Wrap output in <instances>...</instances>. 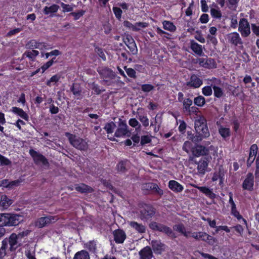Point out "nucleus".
I'll list each match as a JSON object with an SVG mask.
<instances>
[{"instance_id": "49", "label": "nucleus", "mask_w": 259, "mask_h": 259, "mask_svg": "<svg viewBox=\"0 0 259 259\" xmlns=\"http://www.w3.org/2000/svg\"><path fill=\"white\" fill-rule=\"evenodd\" d=\"M210 15L214 19H221L222 17V13L219 9L211 8L210 9Z\"/></svg>"}, {"instance_id": "57", "label": "nucleus", "mask_w": 259, "mask_h": 259, "mask_svg": "<svg viewBox=\"0 0 259 259\" xmlns=\"http://www.w3.org/2000/svg\"><path fill=\"white\" fill-rule=\"evenodd\" d=\"M6 123V120L5 117V114L0 111V132L4 133V127L1 125H5Z\"/></svg>"}, {"instance_id": "13", "label": "nucleus", "mask_w": 259, "mask_h": 259, "mask_svg": "<svg viewBox=\"0 0 259 259\" xmlns=\"http://www.w3.org/2000/svg\"><path fill=\"white\" fill-rule=\"evenodd\" d=\"M114 240L117 244H122L126 238L125 232L120 229L115 230L113 232Z\"/></svg>"}, {"instance_id": "21", "label": "nucleus", "mask_w": 259, "mask_h": 259, "mask_svg": "<svg viewBox=\"0 0 259 259\" xmlns=\"http://www.w3.org/2000/svg\"><path fill=\"white\" fill-rule=\"evenodd\" d=\"M75 189L76 191L83 193H90L94 192V189L84 183H80L75 185Z\"/></svg>"}, {"instance_id": "11", "label": "nucleus", "mask_w": 259, "mask_h": 259, "mask_svg": "<svg viewBox=\"0 0 259 259\" xmlns=\"http://www.w3.org/2000/svg\"><path fill=\"white\" fill-rule=\"evenodd\" d=\"M254 177L252 172H248L243 181L242 187L243 190L252 191L253 190Z\"/></svg>"}, {"instance_id": "30", "label": "nucleus", "mask_w": 259, "mask_h": 259, "mask_svg": "<svg viewBox=\"0 0 259 259\" xmlns=\"http://www.w3.org/2000/svg\"><path fill=\"white\" fill-rule=\"evenodd\" d=\"M70 91L77 100H81L82 98L81 89L78 84L73 83L70 88Z\"/></svg>"}, {"instance_id": "7", "label": "nucleus", "mask_w": 259, "mask_h": 259, "mask_svg": "<svg viewBox=\"0 0 259 259\" xmlns=\"http://www.w3.org/2000/svg\"><path fill=\"white\" fill-rule=\"evenodd\" d=\"M29 153L33 158L36 164H39L40 163H42L44 165H48L49 164L47 158L35 150L32 149H30Z\"/></svg>"}, {"instance_id": "6", "label": "nucleus", "mask_w": 259, "mask_h": 259, "mask_svg": "<svg viewBox=\"0 0 259 259\" xmlns=\"http://www.w3.org/2000/svg\"><path fill=\"white\" fill-rule=\"evenodd\" d=\"M191 237L197 241H203L209 245H213L215 242V238L204 232H193Z\"/></svg>"}, {"instance_id": "23", "label": "nucleus", "mask_w": 259, "mask_h": 259, "mask_svg": "<svg viewBox=\"0 0 259 259\" xmlns=\"http://www.w3.org/2000/svg\"><path fill=\"white\" fill-rule=\"evenodd\" d=\"M190 48L194 53L198 56H202L204 54L202 46L196 42L194 40H190Z\"/></svg>"}, {"instance_id": "32", "label": "nucleus", "mask_w": 259, "mask_h": 259, "mask_svg": "<svg viewBox=\"0 0 259 259\" xmlns=\"http://www.w3.org/2000/svg\"><path fill=\"white\" fill-rule=\"evenodd\" d=\"M160 226L158 232H162L172 238H175L177 237L175 233L170 227L162 224H161Z\"/></svg>"}, {"instance_id": "22", "label": "nucleus", "mask_w": 259, "mask_h": 259, "mask_svg": "<svg viewBox=\"0 0 259 259\" xmlns=\"http://www.w3.org/2000/svg\"><path fill=\"white\" fill-rule=\"evenodd\" d=\"M151 245L153 250L156 254H161L164 249V244L160 240H152Z\"/></svg>"}, {"instance_id": "60", "label": "nucleus", "mask_w": 259, "mask_h": 259, "mask_svg": "<svg viewBox=\"0 0 259 259\" xmlns=\"http://www.w3.org/2000/svg\"><path fill=\"white\" fill-rule=\"evenodd\" d=\"M138 118L144 127H147L149 125V119L146 116L140 115Z\"/></svg>"}, {"instance_id": "55", "label": "nucleus", "mask_w": 259, "mask_h": 259, "mask_svg": "<svg viewBox=\"0 0 259 259\" xmlns=\"http://www.w3.org/2000/svg\"><path fill=\"white\" fill-rule=\"evenodd\" d=\"M231 214L235 218H237L238 220L243 219L242 216L240 214L239 212L237 210V208H234L231 209ZM245 222H246V220L243 219Z\"/></svg>"}, {"instance_id": "62", "label": "nucleus", "mask_w": 259, "mask_h": 259, "mask_svg": "<svg viewBox=\"0 0 259 259\" xmlns=\"http://www.w3.org/2000/svg\"><path fill=\"white\" fill-rule=\"evenodd\" d=\"M123 25L125 27L132 28V29L135 31H138L140 30V28L135 27V26H134V24H133L131 22H130V21H128L127 20H125L123 22Z\"/></svg>"}, {"instance_id": "19", "label": "nucleus", "mask_w": 259, "mask_h": 259, "mask_svg": "<svg viewBox=\"0 0 259 259\" xmlns=\"http://www.w3.org/2000/svg\"><path fill=\"white\" fill-rule=\"evenodd\" d=\"M140 259H151L153 257L151 247L147 246L143 248L139 252Z\"/></svg>"}, {"instance_id": "50", "label": "nucleus", "mask_w": 259, "mask_h": 259, "mask_svg": "<svg viewBox=\"0 0 259 259\" xmlns=\"http://www.w3.org/2000/svg\"><path fill=\"white\" fill-rule=\"evenodd\" d=\"M193 146L192 143L189 141H185L183 145V150L186 152L187 153H189L190 151L192 152V149L193 148Z\"/></svg>"}, {"instance_id": "4", "label": "nucleus", "mask_w": 259, "mask_h": 259, "mask_svg": "<svg viewBox=\"0 0 259 259\" xmlns=\"http://www.w3.org/2000/svg\"><path fill=\"white\" fill-rule=\"evenodd\" d=\"M156 209L149 204H144L140 210V218L143 221H151L155 215Z\"/></svg>"}, {"instance_id": "28", "label": "nucleus", "mask_w": 259, "mask_h": 259, "mask_svg": "<svg viewBox=\"0 0 259 259\" xmlns=\"http://www.w3.org/2000/svg\"><path fill=\"white\" fill-rule=\"evenodd\" d=\"M97 240H90L84 244V247L88 250L90 252L95 254L97 252Z\"/></svg>"}, {"instance_id": "2", "label": "nucleus", "mask_w": 259, "mask_h": 259, "mask_svg": "<svg viewBox=\"0 0 259 259\" xmlns=\"http://www.w3.org/2000/svg\"><path fill=\"white\" fill-rule=\"evenodd\" d=\"M194 127L196 132L200 134L204 139L210 136L207 120L203 116H199L195 119Z\"/></svg>"}, {"instance_id": "39", "label": "nucleus", "mask_w": 259, "mask_h": 259, "mask_svg": "<svg viewBox=\"0 0 259 259\" xmlns=\"http://www.w3.org/2000/svg\"><path fill=\"white\" fill-rule=\"evenodd\" d=\"M128 163L127 160H121L119 161L116 165V168L119 172L124 173L127 170L126 166Z\"/></svg>"}, {"instance_id": "64", "label": "nucleus", "mask_w": 259, "mask_h": 259, "mask_svg": "<svg viewBox=\"0 0 259 259\" xmlns=\"http://www.w3.org/2000/svg\"><path fill=\"white\" fill-rule=\"evenodd\" d=\"M95 51L98 54V56L102 58L104 61L106 60V57L105 55L103 49L100 47H96L95 48Z\"/></svg>"}, {"instance_id": "9", "label": "nucleus", "mask_w": 259, "mask_h": 259, "mask_svg": "<svg viewBox=\"0 0 259 259\" xmlns=\"http://www.w3.org/2000/svg\"><path fill=\"white\" fill-rule=\"evenodd\" d=\"M142 190L147 193L152 191L153 193L158 194L160 196L163 194V191L159 188L156 184L153 183H147L143 184Z\"/></svg>"}, {"instance_id": "27", "label": "nucleus", "mask_w": 259, "mask_h": 259, "mask_svg": "<svg viewBox=\"0 0 259 259\" xmlns=\"http://www.w3.org/2000/svg\"><path fill=\"white\" fill-rule=\"evenodd\" d=\"M59 9V6L56 4H53L50 7L46 6L43 9V13L45 15H50V16L53 17L55 16L54 14L57 12Z\"/></svg>"}, {"instance_id": "25", "label": "nucleus", "mask_w": 259, "mask_h": 259, "mask_svg": "<svg viewBox=\"0 0 259 259\" xmlns=\"http://www.w3.org/2000/svg\"><path fill=\"white\" fill-rule=\"evenodd\" d=\"M194 187L198 189L201 192L204 194L208 198L212 199L216 198V195L213 193L212 189H210L205 186H194Z\"/></svg>"}, {"instance_id": "34", "label": "nucleus", "mask_w": 259, "mask_h": 259, "mask_svg": "<svg viewBox=\"0 0 259 259\" xmlns=\"http://www.w3.org/2000/svg\"><path fill=\"white\" fill-rule=\"evenodd\" d=\"M13 202V200L8 198L6 195H3L1 198L0 207L3 209H7Z\"/></svg>"}, {"instance_id": "44", "label": "nucleus", "mask_w": 259, "mask_h": 259, "mask_svg": "<svg viewBox=\"0 0 259 259\" xmlns=\"http://www.w3.org/2000/svg\"><path fill=\"white\" fill-rule=\"evenodd\" d=\"M195 105L199 107H202L205 104V99L202 96H198L194 99Z\"/></svg>"}, {"instance_id": "48", "label": "nucleus", "mask_w": 259, "mask_h": 259, "mask_svg": "<svg viewBox=\"0 0 259 259\" xmlns=\"http://www.w3.org/2000/svg\"><path fill=\"white\" fill-rule=\"evenodd\" d=\"M212 88L213 89V94L215 97L220 98L223 96L224 93L222 88L215 85L212 87Z\"/></svg>"}, {"instance_id": "31", "label": "nucleus", "mask_w": 259, "mask_h": 259, "mask_svg": "<svg viewBox=\"0 0 259 259\" xmlns=\"http://www.w3.org/2000/svg\"><path fill=\"white\" fill-rule=\"evenodd\" d=\"M174 230L180 233L185 237L188 238L191 233V231H186L184 225L182 223L175 225L173 227Z\"/></svg>"}, {"instance_id": "35", "label": "nucleus", "mask_w": 259, "mask_h": 259, "mask_svg": "<svg viewBox=\"0 0 259 259\" xmlns=\"http://www.w3.org/2000/svg\"><path fill=\"white\" fill-rule=\"evenodd\" d=\"M12 111L25 120L28 121L29 120L28 115L22 109L17 107H13Z\"/></svg>"}, {"instance_id": "45", "label": "nucleus", "mask_w": 259, "mask_h": 259, "mask_svg": "<svg viewBox=\"0 0 259 259\" xmlns=\"http://www.w3.org/2000/svg\"><path fill=\"white\" fill-rule=\"evenodd\" d=\"M205 57L206 58V68H215L217 67V64L214 59L211 58H208L207 56H205Z\"/></svg>"}, {"instance_id": "16", "label": "nucleus", "mask_w": 259, "mask_h": 259, "mask_svg": "<svg viewBox=\"0 0 259 259\" xmlns=\"http://www.w3.org/2000/svg\"><path fill=\"white\" fill-rule=\"evenodd\" d=\"M98 72L101 77L104 79H114L116 76L115 73L111 69L107 67L100 69L98 70Z\"/></svg>"}, {"instance_id": "10", "label": "nucleus", "mask_w": 259, "mask_h": 259, "mask_svg": "<svg viewBox=\"0 0 259 259\" xmlns=\"http://www.w3.org/2000/svg\"><path fill=\"white\" fill-rule=\"evenodd\" d=\"M129 136V131L127 129V125L125 121L119 119L118 127L116 130L114 137L117 138Z\"/></svg>"}, {"instance_id": "38", "label": "nucleus", "mask_w": 259, "mask_h": 259, "mask_svg": "<svg viewBox=\"0 0 259 259\" xmlns=\"http://www.w3.org/2000/svg\"><path fill=\"white\" fill-rule=\"evenodd\" d=\"M39 55V52L35 50L26 51L23 54V57H27L30 61H34L36 57Z\"/></svg>"}, {"instance_id": "8", "label": "nucleus", "mask_w": 259, "mask_h": 259, "mask_svg": "<svg viewBox=\"0 0 259 259\" xmlns=\"http://www.w3.org/2000/svg\"><path fill=\"white\" fill-rule=\"evenodd\" d=\"M238 31L243 37L249 36L250 33V28L249 23L246 19H240L239 22Z\"/></svg>"}, {"instance_id": "42", "label": "nucleus", "mask_w": 259, "mask_h": 259, "mask_svg": "<svg viewBox=\"0 0 259 259\" xmlns=\"http://www.w3.org/2000/svg\"><path fill=\"white\" fill-rule=\"evenodd\" d=\"M116 127V124L114 122L111 121L107 123L104 128L106 131L107 133L109 134H112L114 132V130Z\"/></svg>"}, {"instance_id": "17", "label": "nucleus", "mask_w": 259, "mask_h": 259, "mask_svg": "<svg viewBox=\"0 0 259 259\" xmlns=\"http://www.w3.org/2000/svg\"><path fill=\"white\" fill-rule=\"evenodd\" d=\"M227 38L229 42L235 46L242 45L243 42L238 33L234 32L228 34Z\"/></svg>"}, {"instance_id": "41", "label": "nucleus", "mask_w": 259, "mask_h": 259, "mask_svg": "<svg viewBox=\"0 0 259 259\" xmlns=\"http://www.w3.org/2000/svg\"><path fill=\"white\" fill-rule=\"evenodd\" d=\"M61 78V75L59 74H55L53 75L46 82L47 86L51 87L53 84L57 83Z\"/></svg>"}, {"instance_id": "54", "label": "nucleus", "mask_w": 259, "mask_h": 259, "mask_svg": "<svg viewBox=\"0 0 259 259\" xmlns=\"http://www.w3.org/2000/svg\"><path fill=\"white\" fill-rule=\"evenodd\" d=\"M85 11H84L83 10H81L77 12H71L70 13V15H72L74 17V20H77L85 14Z\"/></svg>"}, {"instance_id": "53", "label": "nucleus", "mask_w": 259, "mask_h": 259, "mask_svg": "<svg viewBox=\"0 0 259 259\" xmlns=\"http://www.w3.org/2000/svg\"><path fill=\"white\" fill-rule=\"evenodd\" d=\"M113 12L115 15L116 18L120 20L121 18L122 11L120 8L113 7L112 8Z\"/></svg>"}, {"instance_id": "36", "label": "nucleus", "mask_w": 259, "mask_h": 259, "mask_svg": "<svg viewBox=\"0 0 259 259\" xmlns=\"http://www.w3.org/2000/svg\"><path fill=\"white\" fill-rule=\"evenodd\" d=\"M218 132L222 138L225 140H227L231 136V131L229 127H225L220 125L219 127Z\"/></svg>"}, {"instance_id": "15", "label": "nucleus", "mask_w": 259, "mask_h": 259, "mask_svg": "<svg viewBox=\"0 0 259 259\" xmlns=\"http://www.w3.org/2000/svg\"><path fill=\"white\" fill-rule=\"evenodd\" d=\"M56 220L55 217L52 215L41 217L37 220L36 225L39 228H41L52 222H55Z\"/></svg>"}, {"instance_id": "51", "label": "nucleus", "mask_w": 259, "mask_h": 259, "mask_svg": "<svg viewBox=\"0 0 259 259\" xmlns=\"http://www.w3.org/2000/svg\"><path fill=\"white\" fill-rule=\"evenodd\" d=\"M124 69L125 70L126 74L130 77L133 78H136V72L135 69H133L132 68H127L126 66H125Z\"/></svg>"}, {"instance_id": "40", "label": "nucleus", "mask_w": 259, "mask_h": 259, "mask_svg": "<svg viewBox=\"0 0 259 259\" xmlns=\"http://www.w3.org/2000/svg\"><path fill=\"white\" fill-rule=\"evenodd\" d=\"M163 27L165 30L169 31L170 32H174L176 31L177 28L174 23L170 21L164 20L162 22Z\"/></svg>"}, {"instance_id": "59", "label": "nucleus", "mask_w": 259, "mask_h": 259, "mask_svg": "<svg viewBox=\"0 0 259 259\" xmlns=\"http://www.w3.org/2000/svg\"><path fill=\"white\" fill-rule=\"evenodd\" d=\"M154 87L150 84H143L141 85V90L145 93H148L152 91Z\"/></svg>"}, {"instance_id": "26", "label": "nucleus", "mask_w": 259, "mask_h": 259, "mask_svg": "<svg viewBox=\"0 0 259 259\" xmlns=\"http://www.w3.org/2000/svg\"><path fill=\"white\" fill-rule=\"evenodd\" d=\"M168 186L171 190L176 193L181 192L184 190V187L175 180H170Z\"/></svg>"}, {"instance_id": "5", "label": "nucleus", "mask_w": 259, "mask_h": 259, "mask_svg": "<svg viewBox=\"0 0 259 259\" xmlns=\"http://www.w3.org/2000/svg\"><path fill=\"white\" fill-rule=\"evenodd\" d=\"M195 144L192 150V154L195 157L206 156L209 155L210 150L215 151L214 147L212 145L207 147L197 143Z\"/></svg>"}, {"instance_id": "33", "label": "nucleus", "mask_w": 259, "mask_h": 259, "mask_svg": "<svg viewBox=\"0 0 259 259\" xmlns=\"http://www.w3.org/2000/svg\"><path fill=\"white\" fill-rule=\"evenodd\" d=\"M129 225L139 233L143 234L146 232V227L142 224H139L135 221H131Z\"/></svg>"}, {"instance_id": "43", "label": "nucleus", "mask_w": 259, "mask_h": 259, "mask_svg": "<svg viewBox=\"0 0 259 259\" xmlns=\"http://www.w3.org/2000/svg\"><path fill=\"white\" fill-rule=\"evenodd\" d=\"M183 110L184 112H187L190 109L191 106L193 104L192 100L190 98L185 99L183 102Z\"/></svg>"}, {"instance_id": "56", "label": "nucleus", "mask_w": 259, "mask_h": 259, "mask_svg": "<svg viewBox=\"0 0 259 259\" xmlns=\"http://www.w3.org/2000/svg\"><path fill=\"white\" fill-rule=\"evenodd\" d=\"M255 172H254V176L256 180H259V154L256 157L255 160Z\"/></svg>"}, {"instance_id": "58", "label": "nucleus", "mask_w": 259, "mask_h": 259, "mask_svg": "<svg viewBox=\"0 0 259 259\" xmlns=\"http://www.w3.org/2000/svg\"><path fill=\"white\" fill-rule=\"evenodd\" d=\"M202 93L205 96H211L212 94L211 86L207 85L204 87L202 89Z\"/></svg>"}, {"instance_id": "61", "label": "nucleus", "mask_w": 259, "mask_h": 259, "mask_svg": "<svg viewBox=\"0 0 259 259\" xmlns=\"http://www.w3.org/2000/svg\"><path fill=\"white\" fill-rule=\"evenodd\" d=\"M0 163L2 165H9L11 164V161L8 158L0 154Z\"/></svg>"}, {"instance_id": "20", "label": "nucleus", "mask_w": 259, "mask_h": 259, "mask_svg": "<svg viewBox=\"0 0 259 259\" xmlns=\"http://www.w3.org/2000/svg\"><path fill=\"white\" fill-rule=\"evenodd\" d=\"M125 44L133 55H136L138 52V49L134 39L131 36H127Z\"/></svg>"}, {"instance_id": "3", "label": "nucleus", "mask_w": 259, "mask_h": 259, "mask_svg": "<svg viewBox=\"0 0 259 259\" xmlns=\"http://www.w3.org/2000/svg\"><path fill=\"white\" fill-rule=\"evenodd\" d=\"M19 215L12 213H2L0 214V225L4 226H15L21 222Z\"/></svg>"}, {"instance_id": "1", "label": "nucleus", "mask_w": 259, "mask_h": 259, "mask_svg": "<svg viewBox=\"0 0 259 259\" xmlns=\"http://www.w3.org/2000/svg\"><path fill=\"white\" fill-rule=\"evenodd\" d=\"M65 135L68 138L70 144L73 147L83 151L88 149L89 145L85 140L68 132L65 133Z\"/></svg>"}, {"instance_id": "37", "label": "nucleus", "mask_w": 259, "mask_h": 259, "mask_svg": "<svg viewBox=\"0 0 259 259\" xmlns=\"http://www.w3.org/2000/svg\"><path fill=\"white\" fill-rule=\"evenodd\" d=\"M73 259H91V257L89 252L83 249L76 252Z\"/></svg>"}, {"instance_id": "47", "label": "nucleus", "mask_w": 259, "mask_h": 259, "mask_svg": "<svg viewBox=\"0 0 259 259\" xmlns=\"http://www.w3.org/2000/svg\"><path fill=\"white\" fill-rule=\"evenodd\" d=\"M56 57L53 58L51 60H49L46 63H45L41 67V69L42 70L41 73H43L47 69L49 68L54 62H56Z\"/></svg>"}, {"instance_id": "24", "label": "nucleus", "mask_w": 259, "mask_h": 259, "mask_svg": "<svg viewBox=\"0 0 259 259\" xmlns=\"http://www.w3.org/2000/svg\"><path fill=\"white\" fill-rule=\"evenodd\" d=\"M45 47L44 42H38L35 39L29 40L26 45V48L29 50H34V49L42 50Z\"/></svg>"}, {"instance_id": "12", "label": "nucleus", "mask_w": 259, "mask_h": 259, "mask_svg": "<svg viewBox=\"0 0 259 259\" xmlns=\"http://www.w3.org/2000/svg\"><path fill=\"white\" fill-rule=\"evenodd\" d=\"M8 241L10 245L9 250L11 252L15 251L21 245V243H19V240L16 236V233H12L9 238Z\"/></svg>"}, {"instance_id": "18", "label": "nucleus", "mask_w": 259, "mask_h": 259, "mask_svg": "<svg viewBox=\"0 0 259 259\" xmlns=\"http://www.w3.org/2000/svg\"><path fill=\"white\" fill-rule=\"evenodd\" d=\"M197 171L199 175H204L208 165V158L204 157L201 158L197 163Z\"/></svg>"}, {"instance_id": "29", "label": "nucleus", "mask_w": 259, "mask_h": 259, "mask_svg": "<svg viewBox=\"0 0 259 259\" xmlns=\"http://www.w3.org/2000/svg\"><path fill=\"white\" fill-rule=\"evenodd\" d=\"M187 138L194 143H198L204 139L197 132H196V134L195 135L191 131H187Z\"/></svg>"}, {"instance_id": "46", "label": "nucleus", "mask_w": 259, "mask_h": 259, "mask_svg": "<svg viewBox=\"0 0 259 259\" xmlns=\"http://www.w3.org/2000/svg\"><path fill=\"white\" fill-rule=\"evenodd\" d=\"M258 149V146L256 144L251 145L249 148V155L250 157H256Z\"/></svg>"}, {"instance_id": "52", "label": "nucleus", "mask_w": 259, "mask_h": 259, "mask_svg": "<svg viewBox=\"0 0 259 259\" xmlns=\"http://www.w3.org/2000/svg\"><path fill=\"white\" fill-rule=\"evenodd\" d=\"M161 224V223H157L155 221H152L149 224L148 226L151 230L153 231H158Z\"/></svg>"}, {"instance_id": "14", "label": "nucleus", "mask_w": 259, "mask_h": 259, "mask_svg": "<svg viewBox=\"0 0 259 259\" xmlns=\"http://www.w3.org/2000/svg\"><path fill=\"white\" fill-rule=\"evenodd\" d=\"M203 83L202 80L196 74H192L190 80L186 82V85L189 88L196 89L199 88Z\"/></svg>"}, {"instance_id": "63", "label": "nucleus", "mask_w": 259, "mask_h": 259, "mask_svg": "<svg viewBox=\"0 0 259 259\" xmlns=\"http://www.w3.org/2000/svg\"><path fill=\"white\" fill-rule=\"evenodd\" d=\"M180 124L179 126L178 130L180 133L184 134L186 132L187 124L184 120H180Z\"/></svg>"}]
</instances>
